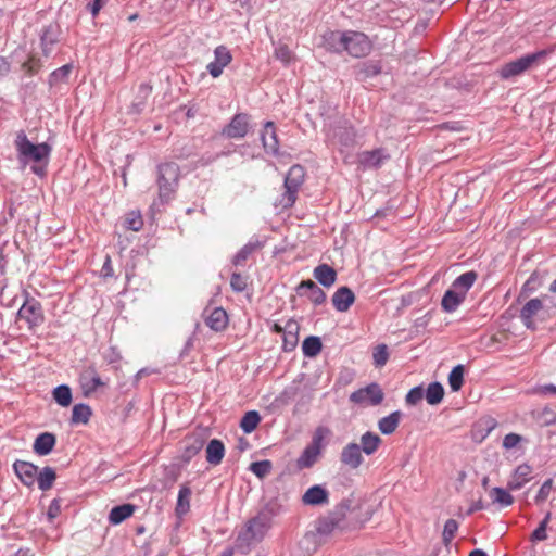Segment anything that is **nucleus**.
Returning a JSON list of instances; mask_svg holds the SVG:
<instances>
[{"mask_svg": "<svg viewBox=\"0 0 556 556\" xmlns=\"http://www.w3.org/2000/svg\"><path fill=\"white\" fill-rule=\"evenodd\" d=\"M14 144L21 167L30 166L36 176L45 177L52 151L51 146L47 142H31L24 131L17 132Z\"/></svg>", "mask_w": 556, "mask_h": 556, "instance_id": "1", "label": "nucleus"}, {"mask_svg": "<svg viewBox=\"0 0 556 556\" xmlns=\"http://www.w3.org/2000/svg\"><path fill=\"white\" fill-rule=\"evenodd\" d=\"M305 179V169L301 165H293L286 178L283 188L285 191L281 195L277 197L274 204L280 210H287L294 205L299 191Z\"/></svg>", "mask_w": 556, "mask_h": 556, "instance_id": "2", "label": "nucleus"}, {"mask_svg": "<svg viewBox=\"0 0 556 556\" xmlns=\"http://www.w3.org/2000/svg\"><path fill=\"white\" fill-rule=\"evenodd\" d=\"M553 49L540 50L534 53L526 54L517 60L505 63L498 70V76L502 79H509L523 74L525 72L543 63Z\"/></svg>", "mask_w": 556, "mask_h": 556, "instance_id": "3", "label": "nucleus"}, {"mask_svg": "<svg viewBox=\"0 0 556 556\" xmlns=\"http://www.w3.org/2000/svg\"><path fill=\"white\" fill-rule=\"evenodd\" d=\"M179 166L174 162H165L157 169V185L160 197L168 200L178 186Z\"/></svg>", "mask_w": 556, "mask_h": 556, "instance_id": "4", "label": "nucleus"}, {"mask_svg": "<svg viewBox=\"0 0 556 556\" xmlns=\"http://www.w3.org/2000/svg\"><path fill=\"white\" fill-rule=\"evenodd\" d=\"M352 509V501L343 500L323 519L319 520L317 530L323 534H329L340 528Z\"/></svg>", "mask_w": 556, "mask_h": 556, "instance_id": "5", "label": "nucleus"}, {"mask_svg": "<svg viewBox=\"0 0 556 556\" xmlns=\"http://www.w3.org/2000/svg\"><path fill=\"white\" fill-rule=\"evenodd\" d=\"M371 49L372 43L367 35L361 31L346 30L344 51L348 52L351 56H367L371 52Z\"/></svg>", "mask_w": 556, "mask_h": 556, "instance_id": "6", "label": "nucleus"}, {"mask_svg": "<svg viewBox=\"0 0 556 556\" xmlns=\"http://www.w3.org/2000/svg\"><path fill=\"white\" fill-rule=\"evenodd\" d=\"M17 315L21 319L25 320L28 329L33 330L45 320L43 309L41 304L28 294L23 305L20 307Z\"/></svg>", "mask_w": 556, "mask_h": 556, "instance_id": "7", "label": "nucleus"}, {"mask_svg": "<svg viewBox=\"0 0 556 556\" xmlns=\"http://www.w3.org/2000/svg\"><path fill=\"white\" fill-rule=\"evenodd\" d=\"M205 443V435L203 432H191L186 435L181 441L180 458L185 463H189L195 455L203 448Z\"/></svg>", "mask_w": 556, "mask_h": 556, "instance_id": "8", "label": "nucleus"}, {"mask_svg": "<svg viewBox=\"0 0 556 556\" xmlns=\"http://www.w3.org/2000/svg\"><path fill=\"white\" fill-rule=\"evenodd\" d=\"M350 400L356 404L378 405L383 400V391L378 383H370L350 395Z\"/></svg>", "mask_w": 556, "mask_h": 556, "instance_id": "9", "label": "nucleus"}, {"mask_svg": "<svg viewBox=\"0 0 556 556\" xmlns=\"http://www.w3.org/2000/svg\"><path fill=\"white\" fill-rule=\"evenodd\" d=\"M356 132L352 127H338L328 135L330 143L343 154L346 149L355 146Z\"/></svg>", "mask_w": 556, "mask_h": 556, "instance_id": "10", "label": "nucleus"}, {"mask_svg": "<svg viewBox=\"0 0 556 556\" xmlns=\"http://www.w3.org/2000/svg\"><path fill=\"white\" fill-rule=\"evenodd\" d=\"M340 463L348 469H358L364 463L359 444L355 442L348 443L340 453Z\"/></svg>", "mask_w": 556, "mask_h": 556, "instance_id": "11", "label": "nucleus"}, {"mask_svg": "<svg viewBox=\"0 0 556 556\" xmlns=\"http://www.w3.org/2000/svg\"><path fill=\"white\" fill-rule=\"evenodd\" d=\"M215 60L207 64L206 68L212 77L217 78L232 61L230 50L226 46H218L214 50Z\"/></svg>", "mask_w": 556, "mask_h": 556, "instance_id": "12", "label": "nucleus"}, {"mask_svg": "<svg viewBox=\"0 0 556 556\" xmlns=\"http://www.w3.org/2000/svg\"><path fill=\"white\" fill-rule=\"evenodd\" d=\"M204 315L205 325L213 331L222 332L228 327L229 317L223 307L206 308Z\"/></svg>", "mask_w": 556, "mask_h": 556, "instance_id": "13", "label": "nucleus"}, {"mask_svg": "<svg viewBox=\"0 0 556 556\" xmlns=\"http://www.w3.org/2000/svg\"><path fill=\"white\" fill-rule=\"evenodd\" d=\"M267 530L266 523L261 518H253L245 525L244 531L239 535V540L248 545L261 541Z\"/></svg>", "mask_w": 556, "mask_h": 556, "instance_id": "14", "label": "nucleus"}, {"mask_svg": "<svg viewBox=\"0 0 556 556\" xmlns=\"http://www.w3.org/2000/svg\"><path fill=\"white\" fill-rule=\"evenodd\" d=\"M248 129L249 116L240 113L236 114L230 123L223 129V135L231 139H239L247 135Z\"/></svg>", "mask_w": 556, "mask_h": 556, "instance_id": "15", "label": "nucleus"}, {"mask_svg": "<svg viewBox=\"0 0 556 556\" xmlns=\"http://www.w3.org/2000/svg\"><path fill=\"white\" fill-rule=\"evenodd\" d=\"M388 156L383 149H375L371 151H363L357 154L356 163L362 169L377 168Z\"/></svg>", "mask_w": 556, "mask_h": 556, "instance_id": "16", "label": "nucleus"}, {"mask_svg": "<svg viewBox=\"0 0 556 556\" xmlns=\"http://www.w3.org/2000/svg\"><path fill=\"white\" fill-rule=\"evenodd\" d=\"M544 305L541 299H531L520 311V319L528 329H535L534 317L543 309Z\"/></svg>", "mask_w": 556, "mask_h": 556, "instance_id": "17", "label": "nucleus"}, {"mask_svg": "<svg viewBox=\"0 0 556 556\" xmlns=\"http://www.w3.org/2000/svg\"><path fill=\"white\" fill-rule=\"evenodd\" d=\"M13 469L23 484L31 486L36 482L38 467L34 464L24 460H16L13 464Z\"/></svg>", "mask_w": 556, "mask_h": 556, "instance_id": "18", "label": "nucleus"}, {"mask_svg": "<svg viewBox=\"0 0 556 556\" xmlns=\"http://www.w3.org/2000/svg\"><path fill=\"white\" fill-rule=\"evenodd\" d=\"M300 325L295 319H289L283 326L282 349L285 352L293 351L299 342Z\"/></svg>", "mask_w": 556, "mask_h": 556, "instance_id": "19", "label": "nucleus"}, {"mask_svg": "<svg viewBox=\"0 0 556 556\" xmlns=\"http://www.w3.org/2000/svg\"><path fill=\"white\" fill-rule=\"evenodd\" d=\"M532 479V467L528 464H521L514 470L508 483L507 489L510 491L520 490L526 483Z\"/></svg>", "mask_w": 556, "mask_h": 556, "instance_id": "20", "label": "nucleus"}, {"mask_svg": "<svg viewBox=\"0 0 556 556\" xmlns=\"http://www.w3.org/2000/svg\"><path fill=\"white\" fill-rule=\"evenodd\" d=\"M355 301L353 291L348 287L339 288L332 295V304L338 312H346Z\"/></svg>", "mask_w": 556, "mask_h": 556, "instance_id": "21", "label": "nucleus"}, {"mask_svg": "<svg viewBox=\"0 0 556 556\" xmlns=\"http://www.w3.org/2000/svg\"><path fill=\"white\" fill-rule=\"evenodd\" d=\"M302 502L305 505H321L328 504L329 493L321 485H313L306 490L302 496Z\"/></svg>", "mask_w": 556, "mask_h": 556, "instance_id": "22", "label": "nucleus"}, {"mask_svg": "<svg viewBox=\"0 0 556 556\" xmlns=\"http://www.w3.org/2000/svg\"><path fill=\"white\" fill-rule=\"evenodd\" d=\"M324 45L331 52H343L345 48L346 31L329 30L323 36Z\"/></svg>", "mask_w": 556, "mask_h": 556, "instance_id": "23", "label": "nucleus"}, {"mask_svg": "<svg viewBox=\"0 0 556 556\" xmlns=\"http://www.w3.org/2000/svg\"><path fill=\"white\" fill-rule=\"evenodd\" d=\"M262 142L264 149L271 154H277L279 150V141L273 122H267L262 132Z\"/></svg>", "mask_w": 556, "mask_h": 556, "instance_id": "24", "label": "nucleus"}, {"mask_svg": "<svg viewBox=\"0 0 556 556\" xmlns=\"http://www.w3.org/2000/svg\"><path fill=\"white\" fill-rule=\"evenodd\" d=\"M55 442L56 439L53 433L42 432L36 438L33 450L37 455L46 456L52 452Z\"/></svg>", "mask_w": 556, "mask_h": 556, "instance_id": "25", "label": "nucleus"}, {"mask_svg": "<svg viewBox=\"0 0 556 556\" xmlns=\"http://www.w3.org/2000/svg\"><path fill=\"white\" fill-rule=\"evenodd\" d=\"M80 384L84 393L88 395L103 386V382L97 371L93 368H89L80 375Z\"/></svg>", "mask_w": 556, "mask_h": 556, "instance_id": "26", "label": "nucleus"}, {"mask_svg": "<svg viewBox=\"0 0 556 556\" xmlns=\"http://www.w3.org/2000/svg\"><path fill=\"white\" fill-rule=\"evenodd\" d=\"M137 506L134 504H123L115 506L109 514V522L113 526L122 523L124 520L132 516Z\"/></svg>", "mask_w": 556, "mask_h": 556, "instance_id": "27", "label": "nucleus"}, {"mask_svg": "<svg viewBox=\"0 0 556 556\" xmlns=\"http://www.w3.org/2000/svg\"><path fill=\"white\" fill-rule=\"evenodd\" d=\"M314 278L324 287L329 288L336 282L337 273L331 266L321 264L314 269Z\"/></svg>", "mask_w": 556, "mask_h": 556, "instance_id": "28", "label": "nucleus"}, {"mask_svg": "<svg viewBox=\"0 0 556 556\" xmlns=\"http://www.w3.org/2000/svg\"><path fill=\"white\" fill-rule=\"evenodd\" d=\"M465 298L466 296L463 293H460L459 291L452 287V289L447 290L444 293L443 299L441 301V306L443 311L452 313L457 309L460 303L464 302Z\"/></svg>", "mask_w": 556, "mask_h": 556, "instance_id": "29", "label": "nucleus"}, {"mask_svg": "<svg viewBox=\"0 0 556 556\" xmlns=\"http://www.w3.org/2000/svg\"><path fill=\"white\" fill-rule=\"evenodd\" d=\"M206 460L211 465H218L222 463L225 455V446L222 441L213 439L206 446Z\"/></svg>", "mask_w": 556, "mask_h": 556, "instance_id": "30", "label": "nucleus"}, {"mask_svg": "<svg viewBox=\"0 0 556 556\" xmlns=\"http://www.w3.org/2000/svg\"><path fill=\"white\" fill-rule=\"evenodd\" d=\"M381 444L382 439L371 431H367L361 437V450L368 456L375 454Z\"/></svg>", "mask_w": 556, "mask_h": 556, "instance_id": "31", "label": "nucleus"}, {"mask_svg": "<svg viewBox=\"0 0 556 556\" xmlns=\"http://www.w3.org/2000/svg\"><path fill=\"white\" fill-rule=\"evenodd\" d=\"M402 414L396 410L391 413L389 416L381 418L378 421V428L382 434H392L397 429L401 421Z\"/></svg>", "mask_w": 556, "mask_h": 556, "instance_id": "32", "label": "nucleus"}, {"mask_svg": "<svg viewBox=\"0 0 556 556\" xmlns=\"http://www.w3.org/2000/svg\"><path fill=\"white\" fill-rule=\"evenodd\" d=\"M321 453L307 445L302 454L296 459V467L299 470L313 467L319 459Z\"/></svg>", "mask_w": 556, "mask_h": 556, "instance_id": "33", "label": "nucleus"}, {"mask_svg": "<svg viewBox=\"0 0 556 556\" xmlns=\"http://www.w3.org/2000/svg\"><path fill=\"white\" fill-rule=\"evenodd\" d=\"M509 491L510 490L494 486L489 490V496L493 504H498L501 507H508L514 503V496L509 493Z\"/></svg>", "mask_w": 556, "mask_h": 556, "instance_id": "34", "label": "nucleus"}, {"mask_svg": "<svg viewBox=\"0 0 556 556\" xmlns=\"http://www.w3.org/2000/svg\"><path fill=\"white\" fill-rule=\"evenodd\" d=\"M331 430L325 426H318L313 433L312 442L308 444L319 453H323L327 445V439L330 437Z\"/></svg>", "mask_w": 556, "mask_h": 556, "instance_id": "35", "label": "nucleus"}, {"mask_svg": "<svg viewBox=\"0 0 556 556\" xmlns=\"http://www.w3.org/2000/svg\"><path fill=\"white\" fill-rule=\"evenodd\" d=\"M299 288L309 291L307 296L315 305H320L326 301V293L312 280L302 281Z\"/></svg>", "mask_w": 556, "mask_h": 556, "instance_id": "36", "label": "nucleus"}, {"mask_svg": "<svg viewBox=\"0 0 556 556\" xmlns=\"http://www.w3.org/2000/svg\"><path fill=\"white\" fill-rule=\"evenodd\" d=\"M56 478V473L53 468L45 467L37 473L36 481L38 483V488L41 491H47L52 488Z\"/></svg>", "mask_w": 556, "mask_h": 556, "instance_id": "37", "label": "nucleus"}, {"mask_svg": "<svg viewBox=\"0 0 556 556\" xmlns=\"http://www.w3.org/2000/svg\"><path fill=\"white\" fill-rule=\"evenodd\" d=\"M476 280L477 274L475 271H467L456 278L452 287L466 296L468 290L472 287Z\"/></svg>", "mask_w": 556, "mask_h": 556, "instance_id": "38", "label": "nucleus"}, {"mask_svg": "<svg viewBox=\"0 0 556 556\" xmlns=\"http://www.w3.org/2000/svg\"><path fill=\"white\" fill-rule=\"evenodd\" d=\"M58 42V36L52 27H48L41 35V48L45 56L49 58L53 51L54 46Z\"/></svg>", "mask_w": 556, "mask_h": 556, "instance_id": "39", "label": "nucleus"}, {"mask_svg": "<svg viewBox=\"0 0 556 556\" xmlns=\"http://www.w3.org/2000/svg\"><path fill=\"white\" fill-rule=\"evenodd\" d=\"M53 400L62 407H67L72 403V390L67 384H60L52 391Z\"/></svg>", "mask_w": 556, "mask_h": 556, "instance_id": "40", "label": "nucleus"}, {"mask_svg": "<svg viewBox=\"0 0 556 556\" xmlns=\"http://www.w3.org/2000/svg\"><path fill=\"white\" fill-rule=\"evenodd\" d=\"M92 412L89 405L87 404H76L72 410V424H87L90 419Z\"/></svg>", "mask_w": 556, "mask_h": 556, "instance_id": "41", "label": "nucleus"}, {"mask_svg": "<svg viewBox=\"0 0 556 556\" xmlns=\"http://www.w3.org/2000/svg\"><path fill=\"white\" fill-rule=\"evenodd\" d=\"M323 344L318 337L311 336L307 337L302 344L303 354L306 357H315L321 351Z\"/></svg>", "mask_w": 556, "mask_h": 556, "instance_id": "42", "label": "nucleus"}, {"mask_svg": "<svg viewBox=\"0 0 556 556\" xmlns=\"http://www.w3.org/2000/svg\"><path fill=\"white\" fill-rule=\"evenodd\" d=\"M261 421V416L256 410H250L244 414L240 421V427L245 433L254 431Z\"/></svg>", "mask_w": 556, "mask_h": 556, "instance_id": "43", "label": "nucleus"}, {"mask_svg": "<svg viewBox=\"0 0 556 556\" xmlns=\"http://www.w3.org/2000/svg\"><path fill=\"white\" fill-rule=\"evenodd\" d=\"M444 396V389L441 383L432 382L426 391V400L430 405L439 404Z\"/></svg>", "mask_w": 556, "mask_h": 556, "instance_id": "44", "label": "nucleus"}, {"mask_svg": "<svg viewBox=\"0 0 556 556\" xmlns=\"http://www.w3.org/2000/svg\"><path fill=\"white\" fill-rule=\"evenodd\" d=\"M191 490L188 486H181L178 493L176 511L178 515H184L190 507Z\"/></svg>", "mask_w": 556, "mask_h": 556, "instance_id": "45", "label": "nucleus"}, {"mask_svg": "<svg viewBox=\"0 0 556 556\" xmlns=\"http://www.w3.org/2000/svg\"><path fill=\"white\" fill-rule=\"evenodd\" d=\"M448 383L453 391L460 390L464 383V366H455L448 375Z\"/></svg>", "mask_w": 556, "mask_h": 556, "instance_id": "46", "label": "nucleus"}, {"mask_svg": "<svg viewBox=\"0 0 556 556\" xmlns=\"http://www.w3.org/2000/svg\"><path fill=\"white\" fill-rule=\"evenodd\" d=\"M374 365L378 368L383 367L389 359V351L386 344H378L372 351Z\"/></svg>", "mask_w": 556, "mask_h": 556, "instance_id": "47", "label": "nucleus"}, {"mask_svg": "<svg viewBox=\"0 0 556 556\" xmlns=\"http://www.w3.org/2000/svg\"><path fill=\"white\" fill-rule=\"evenodd\" d=\"M458 530V522L455 519L446 520L442 533V541L447 546Z\"/></svg>", "mask_w": 556, "mask_h": 556, "instance_id": "48", "label": "nucleus"}, {"mask_svg": "<svg viewBox=\"0 0 556 556\" xmlns=\"http://www.w3.org/2000/svg\"><path fill=\"white\" fill-rule=\"evenodd\" d=\"M250 470L258 478L263 479L266 477L271 470V462L270 460H261L254 462L250 465Z\"/></svg>", "mask_w": 556, "mask_h": 556, "instance_id": "49", "label": "nucleus"}, {"mask_svg": "<svg viewBox=\"0 0 556 556\" xmlns=\"http://www.w3.org/2000/svg\"><path fill=\"white\" fill-rule=\"evenodd\" d=\"M275 58L288 65L293 61L294 55L287 45H279L275 49Z\"/></svg>", "mask_w": 556, "mask_h": 556, "instance_id": "50", "label": "nucleus"}, {"mask_svg": "<svg viewBox=\"0 0 556 556\" xmlns=\"http://www.w3.org/2000/svg\"><path fill=\"white\" fill-rule=\"evenodd\" d=\"M260 248L258 243L245 244L235 256V264L240 265L248 260V257Z\"/></svg>", "mask_w": 556, "mask_h": 556, "instance_id": "51", "label": "nucleus"}, {"mask_svg": "<svg viewBox=\"0 0 556 556\" xmlns=\"http://www.w3.org/2000/svg\"><path fill=\"white\" fill-rule=\"evenodd\" d=\"M72 72V65L65 64L58 70L53 71L50 75V84H55L62 80L67 79L68 75Z\"/></svg>", "mask_w": 556, "mask_h": 556, "instance_id": "52", "label": "nucleus"}, {"mask_svg": "<svg viewBox=\"0 0 556 556\" xmlns=\"http://www.w3.org/2000/svg\"><path fill=\"white\" fill-rule=\"evenodd\" d=\"M230 287L235 292H242L247 288V277L233 273L230 278Z\"/></svg>", "mask_w": 556, "mask_h": 556, "instance_id": "53", "label": "nucleus"}, {"mask_svg": "<svg viewBox=\"0 0 556 556\" xmlns=\"http://www.w3.org/2000/svg\"><path fill=\"white\" fill-rule=\"evenodd\" d=\"M553 479H547L546 481H544L535 496L536 503H542L549 496L553 490Z\"/></svg>", "mask_w": 556, "mask_h": 556, "instance_id": "54", "label": "nucleus"}, {"mask_svg": "<svg viewBox=\"0 0 556 556\" xmlns=\"http://www.w3.org/2000/svg\"><path fill=\"white\" fill-rule=\"evenodd\" d=\"M521 435L517 433H508L503 439V447L506 450L514 448L521 442Z\"/></svg>", "mask_w": 556, "mask_h": 556, "instance_id": "55", "label": "nucleus"}, {"mask_svg": "<svg viewBox=\"0 0 556 556\" xmlns=\"http://www.w3.org/2000/svg\"><path fill=\"white\" fill-rule=\"evenodd\" d=\"M422 396L424 392L420 387L413 388L406 395V403L415 405L422 399Z\"/></svg>", "mask_w": 556, "mask_h": 556, "instance_id": "56", "label": "nucleus"}, {"mask_svg": "<svg viewBox=\"0 0 556 556\" xmlns=\"http://www.w3.org/2000/svg\"><path fill=\"white\" fill-rule=\"evenodd\" d=\"M60 513H61V501L59 498H54L51 501V503L48 507L47 517L50 521H52L60 515Z\"/></svg>", "mask_w": 556, "mask_h": 556, "instance_id": "57", "label": "nucleus"}, {"mask_svg": "<svg viewBox=\"0 0 556 556\" xmlns=\"http://www.w3.org/2000/svg\"><path fill=\"white\" fill-rule=\"evenodd\" d=\"M547 527L540 522L539 527L532 532L530 540L532 542L545 541L547 539Z\"/></svg>", "mask_w": 556, "mask_h": 556, "instance_id": "58", "label": "nucleus"}, {"mask_svg": "<svg viewBox=\"0 0 556 556\" xmlns=\"http://www.w3.org/2000/svg\"><path fill=\"white\" fill-rule=\"evenodd\" d=\"M532 393L540 394V395H546V394L556 395V386L552 384V383L539 386L532 390Z\"/></svg>", "mask_w": 556, "mask_h": 556, "instance_id": "59", "label": "nucleus"}, {"mask_svg": "<svg viewBox=\"0 0 556 556\" xmlns=\"http://www.w3.org/2000/svg\"><path fill=\"white\" fill-rule=\"evenodd\" d=\"M138 216L139 215L136 216L135 213H131L129 217L124 220V227L128 230L139 231V222L137 220Z\"/></svg>", "mask_w": 556, "mask_h": 556, "instance_id": "60", "label": "nucleus"}, {"mask_svg": "<svg viewBox=\"0 0 556 556\" xmlns=\"http://www.w3.org/2000/svg\"><path fill=\"white\" fill-rule=\"evenodd\" d=\"M104 5V0H93L92 2L88 3V10L92 14V16H97L102 7Z\"/></svg>", "mask_w": 556, "mask_h": 556, "instance_id": "61", "label": "nucleus"}, {"mask_svg": "<svg viewBox=\"0 0 556 556\" xmlns=\"http://www.w3.org/2000/svg\"><path fill=\"white\" fill-rule=\"evenodd\" d=\"M483 508L484 504L483 501L480 498L470 505L469 509L467 510V515L469 516L478 510H482Z\"/></svg>", "mask_w": 556, "mask_h": 556, "instance_id": "62", "label": "nucleus"}, {"mask_svg": "<svg viewBox=\"0 0 556 556\" xmlns=\"http://www.w3.org/2000/svg\"><path fill=\"white\" fill-rule=\"evenodd\" d=\"M9 71L10 64L7 62L4 58L0 56V76L8 74Z\"/></svg>", "mask_w": 556, "mask_h": 556, "instance_id": "63", "label": "nucleus"}, {"mask_svg": "<svg viewBox=\"0 0 556 556\" xmlns=\"http://www.w3.org/2000/svg\"><path fill=\"white\" fill-rule=\"evenodd\" d=\"M469 556H488V555L482 549H473L470 552Z\"/></svg>", "mask_w": 556, "mask_h": 556, "instance_id": "64", "label": "nucleus"}]
</instances>
